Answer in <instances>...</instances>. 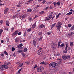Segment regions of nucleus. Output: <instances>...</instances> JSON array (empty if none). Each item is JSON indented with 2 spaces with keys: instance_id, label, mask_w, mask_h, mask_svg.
Listing matches in <instances>:
<instances>
[{
  "instance_id": "1",
  "label": "nucleus",
  "mask_w": 74,
  "mask_h": 74,
  "mask_svg": "<svg viewBox=\"0 0 74 74\" xmlns=\"http://www.w3.org/2000/svg\"><path fill=\"white\" fill-rule=\"evenodd\" d=\"M62 25V23L61 22H59L57 24V25L56 26L57 29L58 30H60V27H61V26Z\"/></svg>"
},
{
  "instance_id": "2",
  "label": "nucleus",
  "mask_w": 74,
  "mask_h": 74,
  "mask_svg": "<svg viewBox=\"0 0 74 74\" xmlns=\"http://www.w3.org/2000/svg\"><path fill=\"white\" fill-rule=\"evenodd\" d=\"M43 52V50L42 49V48H40V49L38 51V54L40 56H42Z\"/></svg>"
},
{
  "instance_id": "3",
  "label": "nucleus",
  "mask_w": 74,
  "mask_h": 74,
  "mask_svg": "<svg viewBox=\"0 0 74 74\" xmlns=\"http://www.w3.org/2000/svg\"><path fill=\"white\" fill-rule=\"evenodd\" d=\"M42 69H43V67H42L39 66L38 67L37 70V71H38V72H39V73L42 72Z\"/></svg>"
},
{
  "instance_id": "4",
  "label": "nucleus",
  "mask_w": 74,
  "mask_h": 74,
  "mask_svg": "<svg viewBox=\"0 0 74 74\" xmlns=\"http://www.w3.org/2000/svg\"><path fill=\"white\" fill-rule=\"evenodd\" d=\"M52 16L49 15L47 17H46L45 19V21H49L52 18Z\"/></svg>"
},
{
  "instance_id": "5",
  "label": "nucleus",
  "mask_w": 74,
  "mask_h": 74,
  "mask_svg": "<svg viewBox=\"0 0 74 74\" xmlns=\"http://www.w3.org/2000/svg\"><path fill=\"white\" fill-rule=\"evenodd\" d=\"M18 32L19 31H18V30H17L15 31L13 33L12 36L13 37H15V36H16L18 35Z\"/></svg>"
},
{
  "instance_id": "6",
  "label": "nucleus",
  "mask_w": 74,
  "mask_h": 74,
  "mask_svg": "<svg viewBox=\"0 0 74 74\" xmlns=\"http://www.w3.org/2000/svg\"><path fill=\"white\" fill-rule=\"evenodd\" d=\"M57 63L55 62H53L52 63H50L49 64V65L50 66H52L53 67H55L56 66V65Z\"/></svg>"
},
{
  "instance_id": "7",
  "label": "nucleus",
  "mask_w": 74,
  "mask_h": 74,
  "mask_svg": "<svg viewBox=\"0 0 74 74\" xmlns=\"http://www.w3.org/2000/svg\"><path fill=\"white\" fill-rule=\"evenodd\" d=\"M9 11V8L7 7H6L4 11V13H7V12Z\"/></svg>"
},
{
  "instance_id": "8",
  "label": "nucleus",
  "mask_w": 74,
  "mask_h": 74,
  "mask_svg": "<svg viewBox=\"0 0 74 74\" xmlns=\"http://www.w3.org/2000/svg\"><path fill=\"white\" fill-rule=\"evenodd\" d=\"M32 43L34 47H36L37 46V43H36V41L35 40H34L32 41Z\"/></svg>"
},
{
  "instance_id": "9",
  "label": "nucleus",
  "mask_w": 74,
  "mask_h": 74,
  "mask_svg": "<svg viewBox=\"0 0 74 74\" xmlns=\"http://www.w3.org/2000/svg\"><path fill=\"white\" fill-rule=\"evenodd\" d=\"M67 47H68V45H67V44H66V46L65 47V50L63 51L64 53H67Z\"/></svg>"
},
{
  "instance_id": "10",
  "label": "nucleus",
  "mask_w": 74,
  "mask_h": 74,
  "mask_svg": "<svg viewBox=\"0 0 74 74\" xmlns=\"http://www.w3.org/2000/svg\"><path fill=\"white\" fill-rule=\"evenodd\" d=\"M44 27H45V25L43 24H41L39 25V28L40 29H42Z\"/></svg>"
},
{
  "instance_id": "11",
  "label": "nucleus",
  "mask_w": 74,
  "mask_h": 74,
  "mask_svg": "<svg viewBox=\"0 0 74 74\" xmlns=\"http://www.w3.org/2000/svg\"><path fill=\"white\" fill-rule=\"evenodd\" d=\"M62 58L64 60L67 59V56L64 55L62 56Z\"/></svg>"
},
{
  "instance_id": "12",
  "label": "nucleus",
  "mask_w": 74,
  "mask_h": 74,
  "mask_svg": "<svg viewBox=\"0 0 74 74\" xmlns=\"http://www.w3.org/2000/svg\"><path fill=\"white\" fill-rule=\"evenodd\" d=\"M68 35L69 36H72L74 35V32H70L69 33Z\"/></svg>"
},
{
  "instance_id": "13",
  "label": "nucleus",
  "mask_w": 74,
  "mask_h": 74,
  "mask_svg": "<svg viewBox=\"0 0 74 74\" xmlns=\"http://www.w3.org/2000/svg\"><path fill=\"white\" fill-rule=\"evenodd\" d=\"M27 12H30L32 11V10L30 8L28 9L27 10Z\"/></svg>"
},
{
  "instance_id": "14",
  "label": "nucleus",
  "mask_w": 74,
  "mask_h": 74,
  "mask_svg": "<svg viewBox=\"0 0 74 74\" xmlns=\"http://www.w3.org/2000/svg\"><path fill=\"white\" fill-rule=\"evenodd\" d=\"M36 23H34L33 25H32V27L34 29V28L36 27Z\"/></svg>"
},
{
  "instance_id": "15",
  "label": "nucleus",
  "mask_w": 74,
  "mask_h": 74,
  "mask_svg": "<svg viewBox=\"0 0 74 74\" xmlns=\"http://www.w3.org/2000/svg\"><path fill=\"white\" fill-rule=\"evenodd\" d=\"M3 68H4V65H0V69L1 70H3Z\"/></svg>"
},
{
  "instance_id": "16",
  "label": "nucleus",
  "mask_w": 74,
  "mask_h": 74,
  "mask_svg": "<svg viewBox=\"0 0 74 74\" xmlns=\"http://www.w3.org/2000/svg\"><path fill=\"white\" fill-rule=\"evenodd\" d=\"M23 62L20 63L19 64L18 67H22L23 66Z\"/></svg>"
},
{
  "instance_id": "17",
  "label": "nucleus",
  "mask_w": 74,
  "mask_h": 74,
  "mask_svg": "<svg viewBox=\"0 0 74 74\" xmlns=\"http://www.w3.org/2000/svg\"><path fill=\"white\" fill-rule=\"evenodd\" d=\"M19 41V38H16L15 40V42H18Z\"/></svg>"
},
{
  "instance_id": "18",
  "label": "nucleus",
  "mask_w": 74,
  "mask_h": 74,
  "mask_svg": "<svg viewBox=\"0 0 74 74\" xmlns=\"http://www.w3.org/2000/svg\"><path fill=\"white\" fill-rule=\"evenodd\" d=\"M56 23H55L53 24H52L51 25V29H53V27L56 25Z\"/></svg>"
},
{
  "instance_id": "19",
  "label": "nucleus",
  "mask_w": 74,
  "mask_h": 74,
  "mask_svg": "<svg viewBox=\"0 0 74 74\" xmlns=\"http://www.w3.org/2000/svg\"><path fill=\"white\" fill-rule=\"evenodd\" d=\"M71 30H74V25H73L70 29Z\"/></svg>"
},
{
  "instance_id": "20",
  "label": "nucleus",
  "mask_w": 74,
  "mask_h": 74,
  "mask_svg": "<svg viewBox=\"0 0 74 74\" xmlns=\"http://www.w3.org/2000/svg\"><path fill=\"white\" fill-rule=\"evenodd\" d=\"M51 33H52V31H50L47 32V34L48 35H51Z\"/></svg>"
},
{
  "instance_id": "21",
  "label": "nucleus",
  "mask_w": 74,
  "mask_h": 74,
  "mask_svg": "<svg viewBox=\"0 0 74 74\" xmlns=\"http://www.w3.org/2000/svg\"><path fill=\"white\" fill-rule=\"evenodd\" d=\"M8 66L7 65H3V68H5L6 69H8Z\"/></svg>"
},
{
  "instance_id": "22",
  "label": "nucleus",
  "mask_w": 74,
  "mask_h": 74,
  "mask_svg": "<svg viewBox=\"0 0 74 74\" xmlns=\"http://www.w3.org/2000/svg\"><path fill=\"white\" fill-rule=\"evenodd\" d=\"M22 51H23V50H18L17 52H18V53H21V52H22Z\"/></svg>"
},
{
  "instance_id": "23",
  "label": "nucleus",
  "mask_w": 74,
  "mask_h": 74,
  "mask_svg": "<svg viewBox=\"0 0 74 74\" xmlns=\"http://www.w3.org/2000/svg\"><path fill=\"white\" fill-rule=\"evenodd\" d=\"M73 14V13L72 12H70L69 13H67L66 14V15H71Z\"/></svg>"
},
{
  "instance_id": "24",
  "label": "nucleus",
  "mask_w": 74,
  "mask_h": 74,
  "mask_svg": "<svg viewBox=\"0 0 74 74\" xmlns=\"http://www.w3.org/2000/svg\"><path fill=\"white\" fill-rule=\"evenodd\" d=\"M4 53L6 55H7V56H8V53H7V51H4Z\"/></svg>"
},
{
  "instance_id": "25",
  "label": "nucleus",
  "mask_w": 74,
  "mask_h": 74,
  "mask_svg": "<svg viewBox=\"0 0 74 74\" xmlns=\"http://www.w3.org/2000/svg\"><path fill=\"white\" fill-rule=\"evenodd\" d=\"M27 51V48H25L23 50L24 52H26Z\"/></svg>"
},
{
  "instance_id": "26",
  "label": "nucleus",
  "mask_w": 74,
  "mask_h": 74,
  "mask_svg": "<svg viewBox=\"0 0 74 74\" xmlns=\"http://www.w3.org/2000/svg\"><path fill=\"white\" fill-rule=\"evenodd\" d=\"M70 45L71 47H73V42H70Z\"/></svg>"
},
{
  "instance_id": "27",
  "label": "nucleus",
  "mask_w": 74,
  "mask_h": 74,
  "mask_svg": "<svg viewBox=\"0 0 74 74\" xmlns=\"http://www.w3.org/2000/svg\"><path fill=\"white\" fill-rule=\"evenodd\" d=\"M20 17L21 18H22V19H24V18H25V16H24V15H23V16H21Z\"/></svg>"
},
{
  "instance_id": "28",
  "label": "nucleus",
  "mask_w": 74,
  "mask_h": 74,
  "mask_svg": "<svg viewBox=\"0 0 74 74\" xmlns=\"http://www.w3.org/2000/svg\"><path fill=\"white\" fill-rule=\"evenodd\" d=\"M38 34L39 36H42V32H40L38 33Z\"/></svg>"
},
{
  "instance_id": "29",
  "label": "nucleus",
  "mask_w": 74,
  "mask_h": 74,
  "mask_svg": "<svg viewBox=\"0 0 74 74\" xmlns=\"http://www.w3.org/2000/svg\"><path fill=\"white\" fill-rule=\"evenodd\" d=\"M6 24L7 26H9V25H10V23L8 22H6Z\"/></svg>"
},
{
  "instance_id": "30",
  "label": "nucleus",
  "mask_w": 74,
  "mask_h": 74,
  "mask_svg": "<svg viewBox=\"0 0 74 74\" xmlns=\"http://www.w3.org/2000/svg\"><path fill=\"white\" fill-rule=\"evenodd\" d=\"M64 43H62L61 44L60 47H64Z\"/></svg>"
},
{
  "instance_id": "31",
  "label": "nucleus",
  "mask_w": 74,
  "mask_h": 74,
  "mask_svg": "<svg viewBox=\"0 0 74 74\" xmlns=\"http://www.w3.org/2000/svg\"><path fill=\"white\" fill-rule=\"evenodd\" d=\"M44 14V11H41L39 13L40 14Z\"/></svg>"
},
{
  "instance_id": "32",
  "label": "nucleus",
  "mask_w": 74,
  "mask_h": 74,
  "mask_svg": "<svg viewBox=\"0 0 74 74\" xmlns=\"http://www.w3.org/2000/svg\"><path fill=\"white\" fill-rule=\"evenodd\" d=\"M45 64V63L43 61L42 62H40L41 64Z\"/></svg>"
},
{
  "instance_id": "33",
  "label": "nucleus",
  "mask_w": 74,
  "mask_h": 74,
  "mask_svg": "<svg viewBox=\"0 0 74 74\" xmlns=\"http://www.w3.org/2000/svg\"><path fill=\"white\" fill-rule=\"evenodd\" d=\"M18 48L20 49H22V47H21V46H18Z\"/></svg>"
},
{
  "instance_id": "34",
  "label": "nucleus",
  "mask_w": 74,
  "mask_h": 74,
  "mask_svg": "<svg viewBox=\"0 0 74 74\" xmlns=\"http://www.w3.org/2000/svg\"><path fill=\"white\" fill-rule=\"evenodd\" d=\"M1 56H2V57H4V54H3V53H1Z\"/></svg>"
},
{
  "instance_id": "35",
  "label": "nucleus",
  "mask_w": 74,
  "mask_h": 74,
  "mask_svg": "<svg viewBox=\"0 0 74 74\" xmlns=\"http://www.w3.org/2000/svg\"><path fill=\"white\" fill-rule=\"evenodd\" d=\"M55 55V56H59L60 55V54H59L58 53H56L54 54V55Z\"/></svg>"
},
{
  "instance_id": "36",
  "label": "nucleus",
  "mask_w": 74,
  "mask_h": 74,
  "mask_svg": "<svg viewBox=\"0 0 74 74\" xmlns=\"http://www.w3.org/2000/svg\"><path fill=\"white\" fill-rule=\"evenodd\" d=\"M29 20L30 21V22H31V21H33V19L31 18H29Z\"/></svg>"
},
{
  "instance_id": "37",
  "label": "nucleus",
  "mask_w": 74,
  "mask_h": 74,
  "mask_svg": "<svg viewBox=\"0 0 74 74\" xmlns=\"http://www.w3.org/2000/svg\"><path fill=\"white\" fill-rule=\"evenodd\" d=\"M27 32H31V28H29L27 30Z\"/></svg>"
},
{
  "instance_id": "38",
  "label": "nucleus",
  "mask_w": 74,
  "mask_h": 74,
  "mask_svg": "<svg viewBox=\"0 0 74 74\" xmlns=\"http://www.w3.org/2000/svg\"><path fill=\"white\" fill-rule=\"evenodd\" d=\"M26 34H27L26 32H25L24 33V35H23V36L24 37H25L26 36Z\"/></svg>"
},
{
  "instance_id": "39",
  "label": "nucleus",
  "mask_w": 74,
  "mask_h": 74,
  "mask_svg": "<svg viewBox=\"0 0 74 74\" xmlns=\"http://www.w3.org/2000/svg\"><path fill=\"white\" fill-rule=\"evenodd\" d=\"M3 33V30L2 29H0V33L1 34Z\"/></svg>"
},
{
  "instance_id": "40",
  "label": "nucleus",
  "mask_w": 74,
  "mask_h": 74,
  "mask_svg": "<svg viewBox=\"0 0 74 74\" xmlns=\"http://www.w3.org/2000/svg\"><path fill=\"white\" fill-rule=\"evenodd\" d=\"M45 2H46L45 0H43V1L42 2V3L43 4H45Z\"/></svg>"
},
{
  "instance_id": "41",
  "label": "nucleus",
  "mask_w": 74,
  "mask_h": 74,
  "mask_svg": "<svg viewBox=\"0 0 74 74\" xmlns=\"http://www.w3.org/2000/svg\"><path fill=\"white\" fill-rule=\"evenodd\" d=\"M21 54L22 56H23V57H25V54L23 53H22Z\"/></svg>"
},
{
  "instance_id": "42",
  "label": "nucleus",
  "mask_w": 74,
  "mask_h": 74,
  "mask_svg": "<svg viewBox=\"0 0 74 74\" xmlns=\"http://www.w3.org/2000/svg\"><path fill=\"white\" fill-rule=\"evenodd\" d=\"M57 4L58 5H60V2L58 1L57 3Z\"/></svg>"
},
{
  "instance_id": "43",
  "label": "nucleus",
  "mask_w": 74,
  "mask_h": 74,
  "mask_svg": "<svg viewBox=\"0 0 74 74\" xmlns=\"http://www.w3.org/2000/svg\"><path fill=\"white\" fill-rule=\"evenodd\" d=\"M6 40L7 42H9V38H6Z\"/></svg>"
},
{
  "instance_id": "44",
  "label": "nucleus",
  "mask_w": 74,
  "mask_h": 74,
  "mask_svg": "<svg viewBox=\"0 0 74 74\" xmlns=\"http://www.w3.org/2000/svg\"><path fill=\"white\" fill-rule=\"evenodd\" d=\"M12 51H15V48L14 47H12Z\"/></svg>"
},
{
  "instance_id": "45",
  "label": "nucleus",
  "mask_w": 74,
  "mask_h": 74,
  "mask_svg": "<svg viewBox=\"0 0 74 74\" xmlns=\"http://www.w3.org/2000/svg\"><path fill=\"white\" fill-rule=\"evenodd\" d=\"M22 70V69H20L18 71V73H20V72H21V71Z\"/></svg>"
},
{
  "instance_id": "46",
  "label": "nucleus",
  "mask_w": 74,
  "mask_h": 74,
  "mask_svg": "<svg viewBox=\"0 0 74 74\" xmlns=\"http://www.w3.org/2000/svg\"><path fill=\"white\" fill-rule=\"evenodd\" d=\"M60 43H61V41L60 40L58 42V45H60Z\"/></svg>"
},
{
  "instance_id": "47",
  "label": "nucleus",
  "mask_w": 74,
  "mask_h": 74,
  "mask_svg": "<svg viewBox=\"0 0 74 74\" xmlns=\"http://www.w3.org/2000/svg\"><path fill=\"white\" fill-rule=\"evenodd\" d=\"M49 8V7H46L45 8V10H48Z\"/></svg>"
},
{
  "instance_id": "48",
  "label": "nucleus",
  "mask_w": 74,
  "mask_h": 74,
  "mask_svg": "<svg viewBox=\"0 0 74 74\" xmlns=\"http://www.w3.org/2000/svg\"><path fill=\"white\" fill-rule=\"evenodd\" d=\"M68 27H71V24H68Z\"/></svg>"
},
{
  "instance_id": "49",
  "label": "nucleus",
  "mask_w": 74,
  "mask_h": 74,
  "mask_svg": "<svg viewBox=\"0 0 74 74\" xmlns=\"http://www.w3.org/2000/svg\"><path fill=\"white\" fill-rule=\"evenodd\" d=\"M27 65H29L30 64V61H28L27 63Z\"/></svg>"
},
{
  "instance_id": "50",
  "label": "nucleus",
  "mask_w": 74,
  "mask_h": 74,
  "mask_svg": "<svg viewBox=\"0 0 74 74\" xmlns=\"http://www.w3.org/2000/svg\"><path fill=\"white\" fill-rule=\"evenodd\" d=\"M57 3H56H56L54 4V7H56Z\"/></svg>"
},
{
  "instance_id": "51",
  "label": "nucleus",
  "mask_w": 74,
  "mask_h": 74,
  "mask_svg": "<svg viewBox=\"0 0 74 74\" xmlns=\"http://www.w3.org/2000/svg\"><path fill=\"white\" fill-rule=\"evenodd\" d=\"M23 15H24V16L26 18V16H27V14H24Z\"/></svg>"
},
{
  "instance_id": "52",
  "label": "nucleus",
  "mask_w": 74,
  "mask_h": 74,
  "mask_svg": "<svg viewBox=\"0 0 74 74\" xmlns=\"http://www.w3.org/2000/svg\"><path fill=\"white\" fill-rule=\"evenodd\" d=\"M3 23V20H1V21H0V23L2 24Z\"/></svg>"
},
{
  "instance_id": "53",
  "label": "nucleus",
  "mask_w": 74,
  "mask_h": 74,
  "mask_svg": "<svg viewBox=\"0 0 74 74\" xmlns=\"http://www.w3.org/2000/svg\"><path fill=\"white\" fill-rule=\"evenodd\" d=\"M50 9H52L53 8V6H50L49 8Z\"/></svg>"
},
{
  "instance_id": "54",
  "label": "nucleus",
  "mask_w": 74,
  "mask_h": 74,
  "mask_svg": "<svg viewBox=\"0 0 74 74\" xmlns=\"http://www.w3.org/2000/svg\"><path fill=\"white\" fill-rule=\"evenodd\" d=\"M68 49L69 50V51H70V50H71V48L70 47H68Z\"/></svg>"
},
{
  "instance_id": "55",
  "label": "nucleus",
  "mask_w": 74,
  "mask_h": 74,
  "mask_svg": "<svg viewBox=\"0 0 74 74\" xmlns=\"http://www.w3.org/2000/svg\"><path fill=\"white\" fill-rule=\"evenodd\" d=\"M21 32H19L18 33V35L19 36H20V35H21Z\"/></svg>"
},
{
  "instance_id": "56",
  "label": "nucleus",
  "mask_w": 74,
  "mask_h": 74,
  "mask_svg": "<svg viewBox=\"0 0 74 74\" xmlns=\"http://www.w3.org/2000/svg\"><path fill=\"white\" fill-rule=\"evenodd\" d=\"M67 59H68V58H70V55H68V56H67Z\"/></svg>"
},
{
  "instance_id": "57",
  "label": "nucleus",
  "mask_w": 74,
  "mask_h": 74,
  "mask_svg": "<svg viewBox=\"0 0 74 74\" xmlns=\"http://www.w3.org/2000/svg\"><path fill=\"white\" fill-rule=\"evenodd\" d=\"M19 46H20V47H22V46H23V45L22 43L20 44Z\"/></svg>"
},
{
  "instance_id": "58",
  "label": "nucleus",
  "mask_w": 74,
  "mask_h": 74,
  "mask_svg": "<svg viewBox=\"0 0 74 74\" xmlns=\"http://www.w3.org/2000/svg\"><path fill=\"white\" fill-rule=\"evenodd\" d=\"M38 67L37 65H35L34 67V68L36 69V67Z\"/></svg>"
},
{
  "instance_id": "59",
  "label": "nucleus",
  "mask_w": 74,
  "mask_h": 74,
  "mask_svg": "<svg viewBox=\"0 0 74 74\" xmlns=\"http://www.w3.org/2000/svg\"><path fill=\"white\" fill-rule=\"evenodd\" d=\"M14 30V27H12V28H11V30L12 31H13Z\"/></svg>"
},
{
  "instance_id": "60",
  "label": "nucleus",
  "mask_w": 74,
  "mask_h": 74,
  "mask_svg": "<svg viewBox=\"0 0 74 74\" xmlns=\"http://www.w3.org/2000/svg\"><path fill=\"white\" fill-rule=\"evenodd\" d=\"M51 3H52V2H48L47 3V4H51Z\"/></svg>"
},
{
  "instance_id": "61",
  "label": "nucleus",
  "mask_w": 74,
  "mask_h": 74,
  "mask_svg": "<svg viewBox=\"0 0 74 74\" xmlns=\"http://www.w3.org/2000/svg\"><path fill=\"white\" fill-rule=\"evenodd\" d=\"M4 5V4H2L1 3H0V6H1V5Z\"/></svg>"
},
{
  "instance_id": "62",
  "label": "nucleus",
  "mask_w": 74,
  "mask_h": 74,
  "mask_svg": "<svg viewBox=\"0 0 74 74\" xmlns=\"http://www.w3.org/2000/svg\"><path fill=\"white\" fill-rule=\"evenodd\" d=\"M5 30H7V31H8V28H7V27L5 28Z\"/></svg>"
},
{
  "instance_id": "63",
  "label": "nucleus",
  "mask_w": 74,
  "mask_h": 74,
  "mask_svg": "<svg viewBox=\"0 0 74 74\" xmlns=\"http://www.w3.org/2000/svg\"><path fill=\"white\" fill-rule=\"evenodd\" d=\"M10 64V62H8V64H6V65H8L9 64Z\"/></svg>"
},
{
  "instance_id": "64",
  "label": "nucleus",
  "mask_w": 74,
  "mask_h": 74,
  "mask_svg": "<svg viewBox=\"0 0 74 74\" xmlns=\"http://www.w3.org/2000/svg\"><path fill=\"white\" fill-rule=\"evenodd\" d=\"M70 11H71L72 12L73 11V10L72 9H71L70 10Z\"/></svg>"
}]
</instances>
